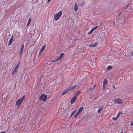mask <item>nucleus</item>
Here are the masks:
<instances>
[{
    "instance_id": "15",
    "label": "nucleus",
    "mask_w": 133,
    "mask_h": 133,
    "mask_svg": "<svg viewBox=\"0 0 133 133\" xmlns=\"http://www.w3.org/2000/svg\"><path fill=\"white\" fill-rule=\"evenodd\" d=\"M17 70H18L15 68L14 69V70L12 72V75H14L15 74L16 72H17Z\"/></svg>"
},
{
    "instance_id": "4",
    "label": "nucleus",
    "mask_w": 133,
    "mask_h": 133,
    "mask_svg": "<svg viewBox=\"0 0 133 133\" xmlns=\"http://www.w3.org/2000/svg\"><path fill=\"white\" fill-rule=\"evenodd\" d=\"M114 102L118 104H121L122 102V100L121 99L117 98L114 100Z\"/></svg>"
},
{
    "instance_id": "14",
    "label": "nucleus",
    "mask_w": 133,
    "mask_h": 133,
    "mask_svg": "<svg viewBox=\"0 0 133 133\" xmlns=\"http://www.w3.org/2000/svg\"><path fill=\"white\" fill-rule=\"evenodd\" d=\"M104 106H101L100 107V108L98 110V113H100L101 112Z\"/></svg>"
},
{
    "instance_id": "29",
    "label": "nucleus",
    "mask_w": 133,
    "mask_h": 133,
    "mask_svg": "<svg viewBox=\"0 0 133 133\" xmlns=\"http://www.w3.org/2000/svg\"><path fill=\"white\" fill-rule=\"evenodd\" d=\"M19 65H20V63L19 62L17 64V65H16V66H17V67H19Z\"/></svg>"
},
{
    "instance_id": "6",
    "label": "nucleus",
    "mask_w": 133,
    "mask_h": 133,
    "mask_svg": "<svg viewBox=\"0 0 133 133\" xmlns=\"http://www.w3.org/2000/svg\"><path fill=\"white\" fill-rule=\"evenodd\" d=\"M64 55V54L63 53H61L59 57L58 58H57L56 59L53 60L52 61V62H55L59 61L63 57Z\"/></svg>"
},
{
    "instance_id": "39",
    "label": "nucleus",
    "mask_w": 133,
    "mask_h": 133,
    "mask_svg": "<svg viewBox=\"0 0 133 133\" xmlns=\"http://www.w3.org/2000/svg\"><path fill=\"white\" fill-rule=\"evenodd\" d=\"M123 133H127V132H125Z\"/></svg>"
},
{
    "instance_id": "37",
    "label": "nucleus",
    "mask_w": 133,
    "mask_h": 133,
    "mask_svg": "<svg viewBox=\"0 0 133 133\" xmlns=\"http://www.w3.org/2000/svg\"><path fill=\"white\" fill-rule=\"evenodd\" d=\"M113 87L114 88V89L115 88V86H113Z\"/></svg>"
},
{
    "instance_id": "13",
    "label": "nucleus",
    "mask_w": 133,
    "mask_h": 133,
    "mask_svg": "<svg viewBox=\"0 0 133 133\" xmlns=\"http://www.w3.org/2000/svg\"><path fill=\"white\" fill-rule=\"evenodd\" d=\"M68 91L67 89L66 90L64 91L62 94V95L63 96L65 94H67L68 92Z\"/></svg>"
},
{
    "instance_id": "23",
    "label": "nucleus",
    "mask_w": 133,
    "mask_h": 133,
    "mask_svg": "<svg viewBox=\"0 0 133 133\" xmlns=\"http://www.w3.org/2000/svg\"><path fill=\"white\" fill-rule=\"evenodd\" d=\"M97 27L98 26H97L95 27H93L91 30H92L94 31V30H95Z\"/></svg>"
},
{
    "instance_id": "40",
    "label": "nucleus",
    "mask_w": 133,
    "mask_h": 133,
    "mask_svg": "<svg viewBox=\"0 0 133 133\" xmlns=\"http://www.w3.org/2000/svg\"><path fill=\"white\" fill-rule=\"evenodd\" d=\"M122 131H121V133H122Z\"/></svg>"
},
{
    "instance_id": "36",
    "label": "nucleus",
    "mask_w": 133,
    "mask_h": 133,
    "mask_svg": "<svg viewBox=\"0 0 133 133\" xmlns=\"http://www.w3.org/2000/svg\"><path fill=\"white\" fill-rule=\"evenodd\" d=\"M51 1V0H48V2H49L50 1Z\"/></svg>"
},
{
    "instance_id": "31",
    "label": "nucleus",
    "mask_w": 133,
    "mask_h": 133,
    "mask_svg": "<svg viewBox=\"0 0 133 133\" xmlns=\"http://www.w3.org/2000/svg\"><path fill=\"white\" fill-rule=\"evenodd\" d=\"M96 85H93V87H94V88H93V89H94L95 88V87H96Z\"/></svg>"
},
{
    "instance_id": "12",
    "label": "nucleus",
    "mask_w": 133,
    "mask_h": 133,
    "mask_svg": "<svg viewBox=\"0 0 133 133\" xmlns=\"http://www.w3.org/2000/svg\"><path fill=\"white\" fill-rule=\"evenodd\" d=\"M46 45L45 44L42 47L41 49H40V51L43 52V51L45 49V48Z\"/></svg>"
},
{
    "instance_id": "7",
    "label": "nucleus",
    "mask_w": 133,
    "mask_h": 133,
    "mask_svg": "<svg viewBox=\"0 0 133 133\" xmlns=\"http://www.w3.org/2000/svg\"><path fill=\"white\" fill-rule=\"evenodd\" d=\"M76 87L77 85H75L74 86L69 87L67 89L68 91H71V90H74L75 88Z\"/></svg>"
},
{
    "instance_id": "9",
    "label": "nucleus",
    "mask_w": 133,
    "mask_h": 133,
    "mask_svg": "<svg viewBox=\"0 0 133 133\" xmlns=\"http://www.w3.org/2000/svg\"><path fill=\"white\" fill-rule=\"evenodd\" d=\"M98 44V42H96L94 44H91L89 45V47H94L96 46Z\"/></svg>"
},
{
    "instance_id": "3",
    "label": "nucleus",
    "mask_w": 133,
    "mask_h": 133,
    "mask_svg": "<svg viewBox=\"0 0 133 133\" xmlns=\"http://www.w3.org/2000/svg\"><path fill=\"white\" fill-rule=\"evenodd\" d=\"M47 96L44 94L42 95L39 98V99L44 102L45 101L47 98Z\"/></svg>"
},
{
    "instance_id": "21",
    "label": "nucleus",
    "mask_w": 133,
    "mask_h": 133,
    "mask_svg": "<svg viewBox=\"0 0 133 133\" xmlns=\"http://www.w3.org/2000/svg\"><path fill=\"white\" fill-rule=\"evenodd\" d=\"M122 114V112L121 111H119L118 113L117 114L116 117L117 118H118L119 116L120 115V114Z\"/></svg>"
},
{
    "instance_id": "16",
    "label": "nucleus",
    "mask_w": 133,
    "mask_h": 133,
    "mask_svg": "<svg viewBox=\"0 0 133 133\" xmlns=\"http://www.w3.org/2000/svg\"><path fill=\"white\" fill-rule=\"evenodd\" d=\"M81 93V91L80 90H79L75 94V95L74 96L76 97H77V96L80 94Z\"/></svg>"
},
{
    "instance_id": "5",
    "label": "nucleus",
    "mask_w": 133,
    "mask_h": 133,
    "mask_svg": "<svg viewBox=\"0 0 133 133\" xmlns=\"http://www.w3.org/2000/svg\"><path fill=\"white\" fill-rule=\"evenodd\" d=\"M24 44H22L21 46V48L19 52V56L20 58L21 57L23 52V51L24 48Z\"/></svg>"
},
{
    "instance_id": "30",
    "label": "nucleus",
    "mask_w": 133,
    "mask_h": 133,
    "mask_svg": "<svg viewBox=\"0 0 133 133\" xmlns=\"http://www.w3.org/2000/svg\"><path fill=\"white\" fill-rule=\"evenodd\" d=\"M105 85L103 84V89H105Z\"/></svg>"
},
{
    "instance_id": "28",
    "label": "nucleus",
    "mask_w": 133,
    "mask_h": 133,
    "mask_svg": "<svg viewBox=\"0 0 133 133\" xmlns=\"http://www.w3.org/2000/svg\"><path fill=\"white\" fill-rule=\"evenodd\" d=\"M42 52L39 51V54H38L39 56H40L41 55V54H42Z\"/></svg>"
},
{
    "instance_id": "11",
    "label": "nucleus",
    "mask_w": 133,
    "mask_h": 133,
    "mask_svg": "<svg viewBox=\"0 0 133 133\" xmlns=\"http://www.w3.org/2000/svg\"><path fill=\"white\" fill-rule=\"evenodd\" d=\"M84 107H81L79 108L78 111L77 112L79 114L82 111Z\"/></svg>"
},
{
    "instance_id": "38",
    "label": "nucleus",
    "mask_w": 133,
    "mask_h": 133,
    "mask_svg": "<svg viewBox=\"0 0 133 133\" xmlns=\"http://www.w3.org/2000/svg\"><path fill=\"white\" fill-rule=\"evenodd\" d=\"M122 23H123V22H122ZM124 24V23H122V25L123 24Z\"/></svg>"
},
{
    "instance_id": "27",
    "label": "nucleus",
    "mask_w": 133,
    "mask_h": 133,
    "mask_svg": "<svg viewBox=\"0 0 133 133\" xmlns=\"http://www.w3.org/2000/svg\"><path fill=\"white\" fill-rule=\"evenodd\" d=\"M93 89L92 88H89L88 89H87V90H88V91H90L91 90H92Z\"/></svg>"
},
{
    "instance_id": "8",
    "label": "nucleus",
    "mask_w": 133,
    "mask_h": 133,
    "mask_svg": "<svg viewBox=\"0 0 133 133\" xmlns=\"http://www.w3.org/2000/svg\"><path fill=\"white\" fill-rule=\"evenodd\" d=\"M76 99V97L75 96L74 97L70 100V102L71 104L74 103L75 102Z\"/></svg>"
},
{
    "instance_id": "2",
    "label": "nucleus",
    "mask_w": 133,
    "mask_h": 133,
    "mask_svg": "<svg viewBox=\"0 0 133 133\" xmlns=\"http://www.w3.org/2000/svg\"><path fill=\"white\" fill-rule=\"evenodd\" d=\"M62 14V11H59L58 13L54 16V19L55 21L58 20Z\"/></svg>"
},
{
    "instance_id": "20",
    "label": "nucleus",
    "mask_w": 133,
    "mask_h": 133,
    "mask_svg": "<svg viewBox=\"0 0 133 133\" xmlns=\"http://www.w3.org/2000/svg\"><path fill=\"white\" fill-rule=\"evenodd\" d=\"M78 9L77 5L76 4H75L74 6L75 11H76Z\"/></svg>"
},
{
    "instance_id": "17",
    "label": "nucleus",
    "mask_w": 133,
    "mask_h": 133,
    "mask_svg": "<svg viewBox=\"0 0 133 133\" xmlns=\"http://www.w3.org/2000/svg\"><path fill=\"white\" fill-rule=\"evenodd\" d=\"M107 83V80L106 79H104L103 81V84L104 85H106Z\"/></svg>"
},
{
    "instance_id": "32",
    "label": "nucleus",
    "mask_w": 133,
    "mask_h": 133,
    "mask_svg": "<svg viewBox=\"0 0 133 133\" xmlns=\"http://www.w3.org/2000/svg\"><path fill=\"white\" fill-rule=\"evenodd\" d=\"M15 69H17V70H18V67H17V66H16L15 67Z\"/></svg>"
},
{
    "instance_id": "18",
    "label": "nucleus",
    "mask_w": 133,
    "mask_h": 133,
    "mask_svg": "<svg viewBox=\"0 0 133 133\" xmlns=\"http://www.w3.org/2000/svg\"><path fill=\"white\" fill-rule=\"evenodd\" d=\"M31 18H29V19H28V23H27V25H26V26H28V25H29V24L31 22Z\"/></svg>"
},
{
    "instance_id": "24",
    "label": "nucleus",
    "mask_w": 133,
    "mask_h": 133,
    "mask_svg": "<svg viewBox=\"0 0 133 133\" xmlns=\"http://www.w3.org/2000/svg\"><path fill=\"white\" fill-rule=\"evenodd\" d=\"M93 31L92 30H91L89 32H88V34L89 35H90L91 34Z\"/></svg>"
},
{
    "instance_id": "19",
    "label": "nucleus",
    "mask_w": 133,
    "mask_h": 133,
    "mask_svg": "<svg viewBox=\"0 0 133 133\" xmlns=\"http://www.w3.org/2000/svg\"><path fill=\"white\" fill-rule=\"evenodd\" d=\"M76 109H75L72 112L70 117V118L73 115H74L76 111Z\"/></svg>"
},
{
    "instance_id": "33",
    "label": "nucleus",
    "mask_w": 133,
    "mask_h": 133,
    "mask_svg": "<svg viewBox=\"0 0 133 133\" xmlns=\"http://www.w3.org/2000/svg\"><path fill=\"white\" fill-rule=\"evenodd\" d=\"M0 133H5V132L4 131L0 132Z\"/></svg>"
},
{
    "instance_id": "35",
    "label": "nucleus",
    "mask_w": 133,
    "mask_h": 133,
    "mask_svg": "<svg viewBox=\"0 0 133 133\" xmlns=\"http://www.w3.org/2000/svg\"><path fill=\"white\" fill-rule=\"evenodd\" d=\"M131 55L133 57V52L131 53Z\"/></svg>"
},
{
    "instance_id": "26",
    "label": "nucleus",
    "mask_w": 133,
    "mask_h": 133,
    "mask_svg": "<svg viewBox=\"0 0 133 133\" xmlns=\"http://www.w3.org/2000/svg\"><path fill=\"white\" fill-rule=\"evenodd\" d=\"M117 117H116L112 118V119L116 121L117 119Z\"/></svg>"
},
{
    "instance_id": "1",
    "label": "nucleus",
    "mask_w": 133,
    "mask_h": 133,
    "mask_svg": "<svg viewBox=\"0 0 133 133\" xmlns=\"http://www.w3.org/2000/svg\"><path fill=\"white\" fill-rule=\"evenodd\" d=\"M25 97V95H24L21 98L18 99L16 103V105H17L18 108L22 104L23 101L24 100Z\"/></svg>"
},
{
    "instance_id": "22",
    "label": "nucleus",
    "mask_w": 133,
    "mask_h": 133,
    "mask_svg": "<svg viewBox=\"0 0 133 133\" xmlns=\"http://www.w3.org/2000/svg\"><path fill=\"white\" fill-rule=\"evenodd\" d=\"M112 69V67L111 66H108L107 68V69L108 70H111Z\"/></svg>"
},
{
    "instance_id": "25",
    "label": "nucleus",
    "mask_w": 133,
    "mask_h": 133,
    "mask_svg": "<svg viewBox=\"0 0 133 133\" xmlns=\"http://www.w3.org/2000/svg\"><path fill=\"white\" fill-rule=\"evenodd\" d=\"M79 114H78V112H77L76 114L74 116V118H76L78 115Z\"/></svg>"
},
{
    "instance_id": "10",
    "label": "nucleus",
    "mask_w": 133,
    "mask_h": 133,
    "mask_svg": "<svg viewBox=\"0 0 133 133\" xmlns=\"http://www.w3.org/2000/svg\"><path fill=\"white\" fill-rule=\"evenodd\" d=\"M13 41V36L9 39L8 42V46H10L12 43Z\"/></svg>"
},
{
    "instance_id": "34",
    "label": "nucleus",
    "mask_w": 133,
    "mask_h": 133,
    "mask_svg": "<svg viewBox=\"0 0 133 133\" xmlns=\"http://www.w3.org/2000/svg\"><path fill=\"white\" fill-rule=\"evenodd\" d=\"M128 5H127V6L125 7V9H127V7H128Z\"/></svg>"
}]
</instances>
